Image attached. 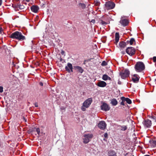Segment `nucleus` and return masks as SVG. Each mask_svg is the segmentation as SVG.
<instances>
[{"instance_id":"1","label":"nucleus","mask_w":156,"mask_h":156,"mask_svg":"<svg viewBox=\"0 0 156 156\" xmlns=\"http://www.w3.org/2000/svg\"><path fill=\"white\" fill-rule=\"evenodd\" d=\"M10 37L11 38L20 41H23L26 39L25 36L21 32L18 31H16L12 34Z\"/></svg>"},{"instance_id":"2","label":"nucleus","mask_w":156,"mask_h":156,"mask_svg":"<svg viewBox=\"0 0 156 156\" xmlns=\"http://www.w3.org/2000/svg\"><path fill=\"white\" fill-rule=\"evenodd\" d=\"M134 68L137 72H141L144 70L145 66L143 62H138L135 65Z\"/></svg>"},{"instance_id":"3","label":"nucleus","mask_w":156,"mask_h":156,"mask_svg":"<svg viewBox=\"0 0 156 156\" xmlns=\"http://www.w3.org/2000/svg\"><path fill=\"white\" fill-rule=\"evenodd\" d=\"M93 135L92 134H85L83 135L82 137L83 142L84 144H87L93 138Z\"/></svg>"},{"instance_id":"4","label":"nucleus","mask_w":156,"mask_h":156,"mask_svg":"<svg viewBox=\"0 0 156 156\" xmlns=\"http://www.w3.org/2000/svg\"><path fill=\"white\" fill-rule=\"evenodd\" d=\"M129 74V71L127 69L123 70L120 72V75L121 78L123 79H125L126 77H128Z\"/></svg>"},{"instance_id":"5","label":"nucleus","mask_w":156,"mask_h":156,"mask_svg":"<svg viewBox=\"0 0 156 156\" xmlns=\"http://www.w3.org/2000/svg\"><path fill=\"white\" fill-rule=\"evenodd\" d=\"M115 6V4L113 2L108 1L106 2L105 4V10H109L113 9Z\"/></svg>"},{"instance_id":"6","label":"nucleus","mask_w":156,"mask_h":156,"mask_svg":"<svg viewBox=\"0 0 156 156\" xmlns=\"http://www.w3.org/2000/svg\"><path fill=\"white\" fill-rule=\"evenodd\" d=\"M126 52L128 54L132 56L135 54V50L134 48L129 47L126 48Z\"/></svg>"},{"instance_id":"7","label":"nucleus","mask_w":156,"mask_h":156,"mask_svg":"<svg viewBox=\"0 0 156 156\" xmlns=\"http://www.w3.org/2000/svg\"><path fill=\"white\" fill-rule=\"evenodd\" d=\"M92 101V99L90 98L86 100L83 103V106L86 108H88L91 104Z\"/></svg>"},{"instance_id":"8","label":"nucleus","mask_w":156,"mask_h":156,"mask_svg":"<svg viewBox=\"0 0 156 156\" xmlns=\"http://www.w3.org/2000/svg\"><path fill=\"white\" fill-rule=\"evenodd\" d=\"M101 109L104 111H107L109 110L110 107L107 103L103 102L101 106Z\"/></svg>"},{"instance_id":"9","label":"nucleus","mask_w":156,"mask_h":156,"mask_svg":"<svg viewBox=\"0 0 156 156\" xmlns=\"http://www.w3.org/2000/svg\"><path fill=\"white\" fill-rule=\"evenodd\" d=\"M140 77L137 74H134L131 76V79L135 83H138Z\"/></svg>"},{"instance_id":"10","label":"nucleus","mask_w":156,"mask_h":156,"mask_svg":"<svg viewBox=\"0 0 156 156\" xmlns=\"http://www.w3.org/2000/svg\"><path fill=\"white\" fill-rule=\"evenodd\" d=\"M98 126L101 129L104 130L105 129L106 124L105 121H102L99 123Z\"/></svg>"},{"instance_id":"11","label":"nucleus","mask_w":156,"mask_h":156,"mask_svg":"<svg viewBox=\"0 0 156 156\" xmlns=\"http://www.w3.org/2000/svg\"><path fill=\"white\" fill-rule=\"evenodd\" d=\"M73 67L72 64L70 63H67V66L65 67V69L68 72L70 73L73 72Z\"/></svg>"},{"instance_id":"12","label":"nucleus","mask_w":156,"mask_h":156,"mask_svg":"<svg viewBox=\"0 0 156 156\" xmlns=\"http://www.w3.org/2000/svg\"><path fill=\"white\" fill-rule=\"evenodd\" d=\"M119 22L123 26H127L129 23L128 20L127 19H121Z\"/></svg>"},{"instance_id":"13","label":"nucleus","mask_w":156,"mask_h":156,"mask_svg":"<svg viewBox=\"0 0 156 156\" xmlns=\"http://www.w3.org/2000/svg\"><path fill=\"white\" fill-rule=\"evenodd\" d=\"M107 154L108 156H117L116 153L113 150L108 151Z\"/></svg>"},{"instance_id":"14","label":"nucleus","mask_w":156,"mask_h":156,"mask_svg":"<svg viewBox=\"0 0 156 156\" xmlns=\"http://www.w3.org/2000/svg\"><path fill=\"white\" fill-rule=\"evenodd\" d=\"M97 85L100 87H104L106 85V83L104 81H100L98 82Z\"/></svg>"},{"instance_id":"15","label":"nucleus","mask_w":156,"mask_h":156,"mask_svg":"<svg viewBox=\"0 0 156 156\" xmlns=\"http://www.w3.org/2000/svg\"><path fill=\"white\" fill-rule=\"evenodd\" d=\"M39 7L36 5H33L31 7V11L34 13H37L39 10Z\"/></svg>"},{"instance_id":"16","label":"nucleus","mask_w":156,"mask_h":156,"mask_svg":"<svg viewBox=\"0 0 156 156\" xmlns=\"http://www.w3.org/2000/svg\"><path fill=\"white\" fill-rule=\"evenodd\" d=\"M144 125L147 127H150L151 125V120L147 119L144 122Z\"/></svg>"},{"instance_id":"17","label":"nucleus","mask_w":156,"mask_h":156,"mask_svg":"<svg viewBox=\"0 0 156 156\" xmlns=\"http://www.w3.org/2000/svg\"><path fill=\"white\" fill-rule=\"evenodd\" d=\"M74 68L76 71L79 72L81 73H83V70L82 67L79 66H74Z\"/></svg>"},{"instance_id":"18","label":"nucleus","mask_w":156,"mask_h":156,"mask_svg":"<svg viewBox=\"0 0 156 156\" xmlns=\"http://www.w3.org/2000/svg\"><path fill=\"white\" fill-rule=\"evenodd\" d=\"M121 99L122 100L125 101L128 104H130L132 102L130 99L128 98H125L124 97H121Z\"/></svg>"},{"instance_id":"19","label":"nucleus","mask_w":156,"mask_h":156,"mask_svg":"<svg viewBox=\"0 0 156 156\" xmlns=\"http://www.w3.org/2000/svg\"><path fill=\"white\" fill-rule=\"evenodd\" d=\"M126 43L123 41L120 42L119 44V46L121 49L124 48L126 47Z\"/></svg>"},{"instance_id":"20","label":"nucleus","mask_w":156,"mask_h":156,"mask_svg":"<svg viewBox=\"0 0 156 156\" xmlns=\"http://www.w3.org/2000/svg\"><path fill=\"white\" fill-rule=\"evenodd\" d=\"M118 101L115 98H113L111 100L110 103L113 106H115L118 104Z\"/></svg>"},{"instance_id":"21","label":"nucleus","mask_w":156,"mask_h":156,"mask_svg":"<svg viewBox=\"0 0 156 156\" xmlns=\"http://www.w3.org/2000/svg\"><path fill=\"white\" fill-rule=\"evenodd\" d=\"M115 40L116 44L118 42L119 40V35L118 33L116 32L115 34Z\"/></svg>"},{"instance_id":"22","label":"nucleus","mask_w":156,"mask_h":156,"mask_svg":"<svg viewBox=\"0 0 156 156\" xmlns=\"http://www.w3.org/2000/svg\"><path fill=\"white\" fill-rule=\"evenodd\" d=\"M102 78L103 80H111V78L106 74L102 76Z\"/></svg>"},{"instance_id":"23","label":"nucleus","mask_w":156,"mask_h":156,"mask_svg":"<svg viewBox=\"0 0 156 156\" xmlns=\"http://www.w3.org/2000/svg\"><path fill=\"white\" fill-rule=\"evenodd\" d=\"M79 6L83 9H84L85 8L86 5L84 3H80L79 4Z\"/></svg>"},{"instance_id":"24","label":"nucleus","mask_w":156,"mask_h":156,"mask_svg":"<svg viewBox=\"0 0 156 156\" xmlns=\"http://www.w3.org/2000/svg\"><path fill=\"white\" fill-rule=\"evenodd\" d=\"M135 42V40L133 38H132L130 39V41H129V43L130 44L132 45L133 44V43ZM129 41H127V42H128Z\"/></svg>"},{"instance_id":"25","label":"nucleus","mask_w":156,"mask_h":156,"mask_svg":"<svg viewBox=\"0 0 156 156\" xmlns=\"http://www.w3.org/2000/svg\"><path fill=\"white\" fill-rule=\"evenodd\" d=\"M121 129L122 131H125L127 129V127L126 126H121Z\"/></svg>"},{"instance_id":"26","label":"nucleus","mask_w":156,"mask_h":156,"mask_svg":"<svg viewBox=\"0 0 156 156\" xmlns=\"http://www.w3.org/2000/svg\"><path fill=\"white\" fill-rule=\"evenodd\" d=\"M100 4V2L98 1H95V4L96 6L99 5Z\"/></svg>"},{"instance_id":"27","label":"nucleus","mask_w":156,"mask_h":156,"mask_svg":"<svg viewBox=\"0 0 156 156\" xmlns=\"http://www.w3.org/2000/svg\"><path fill=\"white\" fill-rule=\"evenodd\" d=\"M107 65V63L105 61H103L101 63L102 66H105Z\"/></svg>"},{"instance_id":"28","label":"nucleus","mask_w":156,"mask_h":156,"mask_svg":"<svg viewBox=\"0 0 156 156\" xmlns=\"http://www.w3.org/2000/svg\"><path fill=\"white\" fill-rule=\"evenodd\" d=\"M18 7L20 9H23L24 8V6L23 5H18Z\"/></svg>"},{"instance_id":"29","label":"nucleus","mask_w":156,"mask_h":156,"mask_svg":"<svg viewBox=\"0 0 156 156\" xmlns=\"http://www.w3.org/2000/svg\"><path fill=\"white\" fill-rule=\"evenodd\" d=\"M86 107L83 106V105L81 107V109L83 111H86Z\"/></svg>"},{"instance_id":"30","label":"nucleus","mask_w":156,"mask_h":156,"mask_svg":"<svg viewBox=\"0 0 156 156\" xmlns=\"http://www.w3.org/2000/svg\"><path fill=\"white\" fill-rule=\"evenodd\" d=\"M36 132L39 135L40 133V129L39 128H37L36 129Z\"/></svg>"},{"instance_id":"31","label":"nucleus","mask_w":156,"mask_h":156,"mask_svg":"<svg viewBox=\"0 0 156 156\" xmlns=\"http://www.w3.org/2000/svg\"><path fill=\"white\" fill-rule=\"evenodd\" d=\"M101 23L102 25H105L107 24V23H106L105 21H104L103 20L101 21Z\"/></svg>"},{"instance_id":"32","label":"nucleus","mask_w":156,"mask_h":156,"mask_svg":"<svg viewBox=\"0 0 156 156\" xmlns=\"http://www.w3.org/2000/svg\"><path fill=\"white\" fill-rule=\"evenodd\" d=\"M152 144L154 147L156 146V140H153L152 142Z\"/></svg>"},{"instance_id":"33","label":"nucleus","mask_w":156,"mask_h":156,"mask_svg":"<svg viewBox=\"0 0 156 156\" xmlns=\"http://www.w3.org/2000/svg\"><path fill=\"white\" fill-rule=\"evenodd\" d=\"M104 137L105 138H107L108 137V134L107 133H105L104 135Z\"/></svg>"},{"instance_id":"34","label":"nucleus","mask_w":156,"mask_h":156,"mask_svg":"<svg viewBox=\"0 0 156 156\" xmlns=\"http://www.w3.org/2000/svg\"><path fill=\"white\" fill-rule=\"evenodd\" d=\"M3 92V87L2 86H0V92L2 93Z\"/></svg>"},{"instance_id":"35","label":"nucleus","mask_w":156,"mask_h":156,"mask_svg":"<svg viewBox=\"0 0 156 156\" xmlns=\"http://www.w3.org/2000/svg\"><path fill=\"white\" fill-rule=\"evenodd\" d=\"M122 102L120 103V104L122 105H125V104L124 103V102L125 101H122Z\"/></svg>"},{"instance_id":"36","label":"nucleus","mask_w":156,"mask_h":156,"mask_svg":"<svg viewBox=\"0 0 156 156\" xmlns=\"http://www.w3.org/2000/svg\"><path fill=\"white\" fill-rule=\"evenodd\" d=\"M153 60L154 62H156V57L154 56L153 57Z\"/></svg>"},{"instance_id":"37","label":"nucleus","mask_w":156,"mask_h":156,"mask_svg":"<svg viewBox=\"0 0 156 156\" xmlns=\"http://www.w3.org/2000/svg\"><path fill=\"white\" fill-rule=\"evenodd\" d=\"M61 53L62 54V55H64L65 54V52L63 50H62L61 51Z\"/></svg>"},{"instance_id":"38","label":"nucleus","mask_w":156,"mask_h":156,"mask_svg":"<svg viewBox=\"0 0 156 156\" xmlns=\"http://www.w3.org/2000/svg\"><path fill=\"white\" fill-rule=\"evenodd\" d=\"M34 105L36 107H37L38 106V103H36L34 104Z\"/></svg>"},{"instance_id":"39","label":"nucleus","mask_w":156,"mask_h":156,"mask_svg":"<svg viewBox=\"0 0 156 156\" xmlns=\"http://www.w3.org/2000/svg\"><path fill=\"white\" fill-rule=\"evenodd\" d=\"M3 29L2 27H0V34H1L2 32Z\"/></svg>"},{"instance_id":"40","label":"nucleus","mask_w":156,"mask_h":156,"mask_svg":"<svg viewBox=\"0 0 156 156\" xmlns=\"http://www.w3.org/2000/svg\"><path fill=\"white\" fill-rule=\"evenodd\" d=\"M39 84L41 86H42L43 85V83H42L41 82H40L39 83Z\"/></svg>"},{"instance_id":"41","label":"nucleus","mask_w":156,"mask_h":156,"mask_svg":"<svg viewBox=\"0 0 156 156\" xmlns=\"http://www.w3.org/2000/svg\"><path fill=\"white\" fill-rule=\"evenodd\" d=\"M91 22L93 23H94L95 22V20H92L91 21Z\"/></svg>"},{"instance_id":"42","label":"nucleus","mask_w":156,"mask_h":156,"mask_svg":"<svg viewBox=\"0 0 156 156\" xmlns=\"http://www.w3.org/2000/svg\"><path fill=\"white\" fill-rule=\"evenodd\" d=\"M2 4V0H0V6Z\"/></svg>"},{"instance_id":"43","label":"nucleus","mask_w":156,"mask_h":156,"mask_svg":"<svg viewBox=\"0 0 156 156\" xmlns=\"http://www.w3.org/2000/svg\"><path fill=\"white\" fill-rule=\"evenodd\" d=\"M63 60V59L61 58L60 59V61H62Z\"/></svg>"},{"instance_id":"44","label":"nucleus","mask_w":156,"mask_h":156,"mask_svg":"<svg viewBox=\"0 0 156 156\" xmlns=\"http://www.w3.org/2000/svg\"><path fill=\"white\" fill-rule=\"evenodd\" d=\"M27 2H29L30 1V0H25Z\"/></svg>"},{"instance_id":"45","label":"nucleus","mask_w":156,"mask_h":156,"mask_svg":"<svg viewBox=\"0 0 156 156\" xmlns=\"http://www.w3.org/2000/svg\"><path fill=\"white\" fill-rule=\"evenodd\" d=\"M144 156H151L149 155H144Z\"/></svg>"},{"instance_id":"46","label":"nucleus","mask_w":156,"mask_h":156,"mask_svg":"<svg viewBox=\"0 0 156 156\" xmlns=\"http://www.w3.org/2000/svg\"><path fill=\"white\" fill-rule=\"evenodd\" d=\"M128 154V153H126V154L125 155V156L127 155V154Z\"/></svg>"},{"instance_id":"47","label":"nucleus","mask_w":156,"mask_h":156,"mask_svg":"<svg viewBox=\"0 0 156 156\" xmlns=\"http://www.w3.org/2000/svg\"><path fill=\"white\" fill-rule=\"evenodd\" d=\"M124 53H125V52H123V54H124Z\"/></svg>"}]
</instances>
